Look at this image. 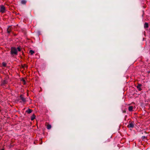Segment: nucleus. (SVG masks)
<instances>
[{"label":"nucleus","instance_id":"14","mask_svg":"<svg viewBox=\"0 0 150 150\" xmlns=\"http://www.w3.org/2000/svg\"><path fill=\"white\" fill-rule=\"evenodd\" d=\"M2 65L4 67H6V64L5 62H3L2 63Z\"/></svg>","mask_w":150,"mask_h":150},{"label":"nucleus","instance_id":"15","mask_svg":"<svg viewBox=\"0 0 150 150\" xmlns=\"http://www.w3.org/2000/svg\"><path fill=\"white\" fill-rule=\"evenodd\" d=\"M30 53L32 55L34 53V52L32 50H30Z\"/></svg>","mask_w":150,"mask_h":150},{"label":"nucleus","instance_id":"10","mask_svg":"<svg viewBox=\"0 0 150 150\" xmlns=\"http://www.w3.org/2000/svg\"><path fill=\"white\" fill-rule=\"evenodd\" d=\"M133 109V107L132 106H130L129 107L128 110L130 111H132Z\"/></svg>","mask_w":150,"mask_h":150},{"label":"nucleus","instance_id":"17","mask_svg":"<svg viewBox=\"0 0 150 150\" xmlns=\"http://www.w3.org/2000/svg\"><path fill=\"white\" fill-rule=\"evenodd\" d=\"M23 68H25V67H27V66L26 64H25L24 66L23 67Z\"/></svg>","mask_w":150,"mask_h":150},{"label":"nucleus","instance_id":"2","mask_svg":"<svg viewBox=\"0 0 150 150\" xmlns=\"http://www.w3.org/2000/svg\"><path fill=\"white\" fill-rule=\"evenodd\" d=\"M134 126V122L129 121V124L127 125V127L129 128H132Z\"/></svg>","mask_w":150,"mask_h":150},{"label":"nucleus","instance_id":"18","mask_svg":"<svg viewBox=\"0 0 150 150\" xmlns=\"http://www.w3.org/2000/svg\"><path fill=\"white\" fill-rule=\"evenodd\" d=\"M2 108L0 106V112H1L2 110Z\"/></svg>","mask_w":150,"mask_h":150},{"label":"nucleus","instance_id":"12","mask_svg":"<svg viewBox=\"0 0 150 150\" xmlns=\"http://www.w3.org/2000/svg\"><path fill=\"white\" fill-rule=\"evenodd\" d=\"M26 3V1L25 0H22L21 3L22 4H25Z\"/></svg>","mask_w":150,"mask_h":150},{"label":"nucleus","instance_id":"1","mask_svg":"<svg viewBox=\"0 0 150 150\" xmlns=\"http://www.w3.org/2000/svg\"><path fill=\"white\" fill-rule=\"evenodd\" d=\"M21 50V48L20 46L18 47L17 48L14 47H12L11 50V54L13 55H16L17 54V50L18 51H20Z\"/></svg>","mask_w":150,"mask_h":150},{"label":"nucleus","instance_id":"19","mask_svg":"<svg viewBox=\"0 0 150 150\" xmlns=\"http://www.w3.org/2000/svg\"><path fill=\"white\" fill-rule=\"evenodd\" d=\"M142 139H143L145 138V137H142Z\"/></svg>","mask_w":150,"mask_h":150},{"label":"nucleus","instance_id":"5","mask_svg":"<svg viewBox=\"0 0 150 150\" xmlns=\"http://www.w3.org/2000/svg\"><path fill=\"white\" fill-rule=\"evenodd\" d=\"M142 86V85L141 84H138L137 86V88L138 89V90L139 91H141L142 90V88H141V86Z\"/></svg>","mask_w":150,"mask_h":150},{"label":"nucleus","instance_id":"9","mask_svg":"<svg viewBox=\"0 0 150 150\" xmlns=\"http://www.w3.org/2000/svg\"><path fill=\"white\" fill-rule=\"evenodd\" d=\"M35 117V115L33 114L31 117V120H33Z\"/></svg>","mask_w":150,"mask_h":150},{"label":"nucleus","instance_id":"13","mask_svg":"<svg viewBox=\"0 0 150 150\" xmlns=\"http://www.w3.org/2000/svg\"><path fill=\"white\" fill-rule=\"evenodd\" d=\"M47 129H50L51 128V126L50 124H48L47 127Z\"/></svg>","mask_w":150,"mask_h":150},{"label":"nucleus","instance_id":"4","mask_svg":"<svg viewBox=\"0 0 150 150\" xmlns=\"http://www.w3.org/2000/svg\"><path fill=\"white\" fill-rule=\"evenodd\" d=\"M20 98L22 100L23 102H26V100L25 98L22 95H21L20 96Z\"/></svg>","mask_w":150,"mask_h":150},{"label":"nucleus","instance_id":"3","mask_svg":"<svg viewBox=\"0 0 150 150\" xmlns=\"http://www.w3.org/2000/svg\"><path fill=\"white\" fill-rule=\"evenodd\" d=\"M5 7L3 5L1 6L0 8V11L2 13H3L5 12Z\"/></svg>","mask_w":150,"mask_h":150},{"label":"nucleus","instance_id":"6","mask_svg":"<svg viewBox=\"0 0 150 150\" xmlns=\"http://www.w3.org/2000/svg\"><path fill=\"white\" fill-rule=\"evenodd\" d=\"M7 81L6 80H4L2 81L1 82V85H4L5 84H7Z\"/></svg>","mask_w":150,"mask_h":150},{"label":"nucleus","instance_id":"16","mask_svg":"<svg viewBox=\"0 0 150 150\" xmlns=\"http://www.w3.org/2000/svg\"><path fill=\"white\" fill-rule=\"evenodd\" d=\"M23 82V83L24 84H25L26 83V82L25 81L24 79H23L22 80Z\"/></svg>","mask_w":150,"mask_h":150},{"label":"nucleus","instance_id":"7","mask_svg":"<svg viewBox=\"0 0 150 150\" xmlns=\"http://www.w3.org/2000/svg\"><path fill=\"white\" fill-rule=\"evenodd\" d=\"M12 29L10 27H9L7 29V33H9L11 31Z\"/></svg>","mask_w":150,"mask_h":150},{"label":"nucleus","instance_id":"8","mask_svg":"<svg viewBox=\"0 0 150 150\" xmlns=\"http://www.w3.org/2000/svg\"><path fill=\"white\" fill-rule=\"evenodd\" d=\"M32 110L29 108L28 110H26V112H27L28 114H30L32 112Z\"/></svg>","mask_w":150,"mask_h":150},{"label":"nucleus","instance_id":"11","mask_svg":"<svg viewBox=\"0 0 150 150\" xmlns=\"http://www.w3.org/2000/svg\"><path fill=\"white\" fill-rule=\"evenodd\" d=\"M149 27V25L148 23H145L144 24V28H148Z\"/></svg>","mask_w":150,"mask_h":150}]
</instances>
